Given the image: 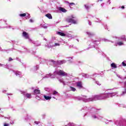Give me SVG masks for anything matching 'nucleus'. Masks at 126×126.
<instances>
[{
    "label": "nucleus",
    "mask_w": 126,
    "mask_h": 126,
    "mask_svg": "<svg viewBox=\"0 0 126 126\" xmlns=\"http://www.w3.org/2000/svg\"><path fill=\"white\" fill-rule=\"evenodd\" d=\"M106 98H108V96H106Z\"/></svg>",
    "instance_id": "33"
},
{
    "label": "nucleus",
    "mask_w": 126,
    "mask_h": 126,
    "mask_svg": "<svg viewBox=\"0 0 126 126\" xmlns=\"http://www.w3.org/2000/svg\"><path fill=\"white\" fill-rule=\"evenodd\" d=\"M88 34H89V35H93V33H88Z\"/></svg>",
    "instance_id": "25"
},
{
    "label": "nucleus",
    "mask_w": 126,
    "mask_h": 126,
    "mask_svg": "<svg viewBox=\"0 0 126 126\" xmlns=\"http://www.w3.org/2000/svg\"><path fill=\"white\" fill-rule=\"evenodd\" d=\"M51 62H52V63H54V60H51Z\"/></svg>",
    "instance_id": "30"
},
{
    "label": "nucleus",
    "mask_w": 126,
    "mask_h": 126,
    "mask_svg": "<svg viewBox=\"0 0 126 126\" xmlns=\"http://www.w3.org/2000/svg\"><path fill=\"white\" fill-rule=\"evenodd\" d=\"M26 96L27 98H29V99H30V98H31V94H26Z\"/></svg>",
    "instance_id": "11"
},
{
    "label": "nucleus",
    "mask_w": 126,
    "mask_h": 126,
    "mask_svg": "<svg viewBox=\"0 0 126 126\" xmlns=\"http://www.w3.org/2000/svg\"><path fill=\"white\" fill-rule=\"evenodd\" d=\"M21 74V72L17 71L16 72V75H20Z\"/></svg>",
    "instance_id": "14"
},
{
    "label": "nucleus",
    "mask_w": 126,
    "mask_h": 126,
    "mask_svg": "<svg viewBox=\"0 0 126 126\" xmlns=\"http://www.w3.org/2000/svg\"><path fill=\"white\" fill-rule=\"evenodd\" d=\"M100 1H102V0H99Z\"/></svg>",
    "instance_id": "31"
},
{
    "label": "nucleus",
    "mask_w": 126,
    "mask_h": 126,
    "mask_svg": "<svg viewBox=\"0 0 126 126\" xmlns=\"http://www.w3.org/2000/svg\"><path fill=\"white\" fill-rule=\"evenodd\" d=\"M77 86L80 88H82V83H81V82L77 83Z\"/></svg>",
    "instance_id": "9"
},
{
    "label": "nucleus",
    "mask_w": 126,
    "mask_h": 126,
    "mask_svg": "<svg viewBox=\"0 0 126 126\" xmlns=\"http://www.w3.org/2000/svg\"><path fill=\"white\" fill-rule=\"evenodd\" d=\"M117 44L119 45V46H122V45L124 44V43L123 42H119L117 43Z\"/></svg>",
    "instance_id": "16"
},
{
    "label": "nucleus",
    "mask_w": 126,
    "mask_h": 126,
    "mask_svg": "<svg viewBox=\"0 0 126 126\" xmlns=\"http://www.w3.org/2000/svg\"><path fill=\"white\" fill-rule=\"evenodd\" d=\"M44 98L45 99V100H51V99H52V97H51V96L44 95Z\"/></svg>",
    "instance_id": "10"
},
{
    "label": "nucleus",
    "mask_w": 126,
    "mask_h": 126,
    "mask_svg": "<svg viewBox=\"0 0 126 126\" xmlns=\"http://www.w3.org/2000/svg\"><path fill=\"white\" fill-rule=\"evenodd\" d=\"M111 66L113 68H117V64L115 63H112L111 64Z\"/></svg>",
    "instance_id": "7"
},
{
    "label": "nucleus",
    "mask_w": 126,
    "mask_h": 126,
    "mask_svg": "<svg viewBox=\"0 0 126 126\" xmlns=\"http://www.w3.org/2000/svg\"><path fill=\"white\" fill-rule=\"evenodd\" d=\"M57 34H58V35H60V36H62L63 37L65 36V34L61 32H58Z\"/></svg>",
    "instance_id": "5"
},
{
    "label": "nucleus",
    "mask_w": 126,
    "mask_h": 126,
    "mask_svg": "<svg viewBox=\"0 0 126 126\" xmlns=\"http://www.w3.org/2000/svg\"><path fill=\"white\" fill-rule=\"evenodd\" d=\"M59 10H60V11H62V12H66V10L63 7H60Z\"/></svg>",
    "instance_id": "8"
},
{
    "label": "nucleus",
    "mask_w": 126,
    "mask_h": 126,
    "mask_svg": "<svg viewBox=\"0 0 126 126\" xmlns=\"http://www.w3.org/2000/svg\"><path fill=\"white\" fill-rule=\"evenodd\" d=\"M107 96H108V94H106Z\"/></svg>",
    "instance_id": "32"
},
{
    "label": "nucleus",
    "mask_w": 126,
    "mask_h": 126,
    "mask_svg": "<svg viewBox=\"0 0 126 126\" xmlns=\"http://www.w3.org/2000/svg\"><path fill=\"white\" fill-rule=\"evenodd\" d=\"M86 9H89V6L88 5H85Z\"/></svg>",
    "instance_id": "18"
},
{
    "label": "nucleus",
    "mask_w": 126,
    "mask_h": 126,
    "mask_svg": "<svg viewBox=\"0 0 126 126\" xmlns=\"http://www.w3.org/2000/svg\"><path fill=\"white\" fill-rule=\"evenodd\" d=\"M45 16L49 18V19H53V17L51 14H47Z\"/></svg>",
    "instance_id": "6"
},
{
    "label": "nucleus",
    "mask_w": 126,
    "mask_h": 126,
    "mask_svg": "<svg viewBox=\"0 0 126 126\" xmlns=\"http://www.w3.org/2000/svg\"><path fill=\"white\" fill-rule=\"evenodd\" d=\"M11 61H13V59H12V58H11V57H10V58H9L8 61H9V62H11Z\"/></svg>",
    "instance_id": "20"
},
{
    "label": "nucleus",
    "mask_w": 126,
    "mask_h": 126,
    "mask_svg": "<svg viewBox=\"0 0 126 126\" xmlns=\"http://www.w3.org/2000/svg\"><path fill=\"white\" fill-rule=\"evenodd\" d=\"M55 46H60V44L56 43H55Z\"/></svg>",
    "instance_id": "21"
},
{
    "label": "nucleus",
    "mask_w": 126,
    "mask_h": 126,
    "mask_svg": "<svg viewBox=\"0 0 126 126\" xmlns=\"http://www.w3.org/2000/svg\"><path fill=\"white\" fill-rule=\"evenodd\" d=\"M23 37L25 39H29V34L26 32H23L22 33Z\"/></svg>",
    "instance_id": "3"
},
{
    "label": "nucleus",
    "mask_w": 126,
    "mask_h": 126,
    "mask_svg": "<svg viewBox=\"0 0 126 126\" xmlns=\"http://www.w3.org/2000/svg\"><path fill=\"white\" fill-rule=\"evenodd\" d=\"M56 74L60 76H67V73L62 70H59L56 72Z\"/></svg>",
    "instance_id": "1"
},
{
    "label": "nucleus",
    "mask_w": 126,
    "mask_h": 126,
    "mask_svg": "<svg viewBox=\"0 0 126 126\" xmlns=\"http://www.w3.org/2000/svg\"><path fill=\"white\" fill-rule=\"evenodd\" d=\"M122 65H123V66H126V62H123L122 63Z\"/></svg>",
    "instance_id": "17"
},
{
    "label": "nucleus",
    "mask_w": 126,
    "mask_h": 126,
    "mask_svg": "<svg viewBox=\"0 0 126 126\" xmlns=\"http://www.w3.org/2000/svg\"><path fill=\"white\" fill-rule=\"evenodd\" d=\"M56 94H58V92L55 91L53 92V95H56Z\"/></svg>",
    "instance_id": "19"
},
{
    "label": "nucleus",
    "mask_w": 126,
    "mask_h": 126,
    "mask_svg": "<svg viewBox=\"0 0 126 126\" xmlns=\"http://www.w3.org/2000/svg\"><path fill=\"white\" fill-rule=\"evenodd\" d=\"M20 16H21V17H25V16H26V13L20 14Z\"/></svg>",
    "instance_id": "12"
},
{
    "label": "nucleus",
    "mask_w": 126,
    "mask_h": 126,
    "mask_svg": "<svg viewBox=\"0 0 126 126\" xmlns=\"http://www.w3.org/2000/svg\"><path fill=\"white\" fill-rule=\"evenodd\" d=\"M33 93L34 94H40L41 93L40 90H38V89H35L33 91Z\"/></svg>",
    "instance_id": "4"
},
{
    "label": "nucleus",
    "mask_w": 126,
    "mask_h": 126,
    "mask_svg": "<svg viewBox=\"0 0 126 126\" xmlns=\"http://www.w3.org/2000/svg\"><path fill=\"white\" fill-rule=\"evenodd\" d=\"M94 119H96L97 118L96 116H94Z\"/></svg>",
    "instance_id": "29"
},
{
    "label": "nucleus",
    "mask_w": 126,
    "mask_h": 126,
    "mask_svg": "<svg viewBox=\"0 0 126 126\" xmlns=\"http://www.w3.org/2000/svg\"><path fill=\"white\" fill-rule=\"evenodd\" d=\"M70 88L71 89V90L72 91H73L74 92V91H75V90H76L75 89V88H73V87H70Z\"/></svg>",
    "instance_id": "15"
},
{
    "label": "nucleus",
    "mask_w": 126,
    "mask_h": 126,
    "mask_svg": "<svg viewBox=\"0 0 126 126\" xmlns=\"http://www.w3.org/2000/svg\"><path fill=\"white\" fill-rule=\"evenodd\" d=\"M126 93V89L125 90V92H123V94H125Z\"/></svg>",
    "instance_id": "26"
},
{
    "label": "nucleus",
    "mask_w": 126,
    "mask_h": 126,
    "mask_svg": "<svg viewBox=\"0 0 126 126\" xmlns=\"http://www.w3.org/2000/svg\"><path fill=\"white\" fill-rule=\"evenodd\" d=\"M121 8H123V9L125 8V6H122L121 7Z\"/></svg>",
    "instance_id": "28"
},
{
    "label": "nucleus",
    "mask_w": 126,
    "mask_h": 126,
    "mask_svg": "<svg viewBox=\"0 0 126 126\" xmlns=\"http://www.w3.org/2000/svg\"><path fill=\"white\" fill-rule=\"evenodd\" d=\"M9 126V124H4V126Z\"/></svg>",
    "instance_id": "22"
},
{
    "label": "nucleus",
    "mask_w": 126,
    "mask_h": 126,
    "mask_svg": "<svg viewBox=\"0 0 126 126\" xmlns=\"http://www.w3.org/2000/svg\"><path fill=\"white\" fill-rule=\"evenodd\" d=\"M66 22L68 23H73V24H76V21L71 19V18H67L66 19Z\"/></svg>",
    "instance_id": "2"
},
{
    "label": "nucleus",
    "mask_w": 126,
    "mask_h": 126,
    "mask_svg": "<svg viewBox=\"0 0 126 126\" xmlns=\"http://www.w3.org/2000/svg\"><path fill=\"white\" fill-rule=\"evenodd\" d=\"M67 3H68V4H69V5H75V3H74V2H69L68 1H67Z\"/></svg>",
    "instance_id": "13"
},
{
    "label": "nucleus",
    "mask_w": 126,
    "mask_h": 126,
    "mask_svg": "<svg viewBox=\"0 0 126 126\" xmlns=\"http://www.w3.org/2000/svg\"><path fill=\"white\" fill-rule=\"evenodd\" d=\"M30 22L32 23V22H33L34 21L32 20V19H31L30 20Z\"/></svg>",
    "instance_id": "23"
},
{
    "label": "nucleus",
    "mask_w": 126,
    "mask_h": 126,
    "mask_svg": "<svg viewBox=\"0 0 126 126\" xmlns=\"http://www.w3.org/2000/svg\"><path fill=\"white\" fill-rule=\"evenodd\" d=\"M62 63V64H63V61H60V62L59 63Z\"/></svg>",
    "instance_id": "24"
},
{
    "label": "nucleus",
    "mask_w": 126,
    "mask_h": 126,
    "mask_svg": "<svg viewBox=\"0 0 126 126\" xmlns=\"http://www.w3.org/2000/svg\"><path fill=\"white\" fill-rule=\"evenodd\" d=\"M98 97H99V96L96 95V96H95V98L96 99V98H98Z\"/></svg>",
    "instance_id": "27"
}]
</instances>
